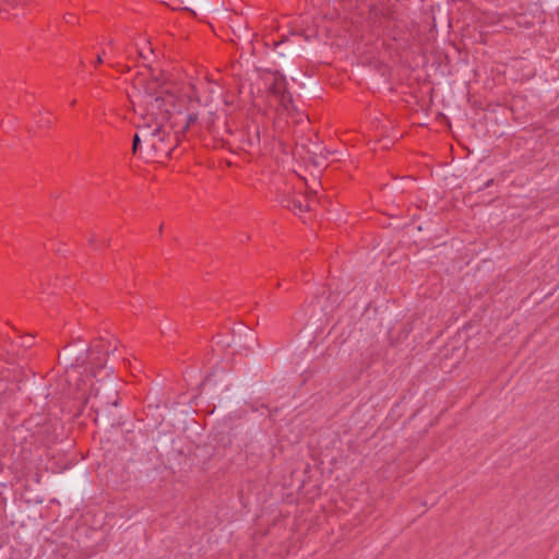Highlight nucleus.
<instances>
[{
    "instance_id": "nucleus-1",
    "label": "nucleus",
    "mask_w": 559,
    "mask_h": 559,
    "mask_svg": "<svg viewBox=\"0 0 559 559\" xmlns=\"http://www.w3.org/2000/svg\"><path fill=\"white\" fill-rule=\"evenodd\" d=\"M129 97L140 119L133 154H144L150 159L168 157L178 143L175 127L182 116L174 94L156 79L138 78Z\"/></svg>"
},
{
    "instance_id": "nucleus-4",
    "label": "nucleus",
    "mask_w": 559,
    "mask_h": 559,
    "mask_svg": "<svg viewBox=\"0 0 559 559\" xmlns=\"http://www.w3.org/2000/svg\"><path fill=\"white\" fill-rule=\"evenodd\" d=\"M139 55H140V57H141V58H143L144 60H146V59H147V57H146V55L144 53V51H143V50H139Z\"/></svg>"
},
{
    "instance_id": "nucleus-5",
    "label": "nucleus",
    "mask_w": 559,
    "mask_h": 559,
    "mask_svg": "<svg viewBox=\"0 0 559 559\" xmlns=\"http://www.w3.org/2000/svg\"><path fill=\"white\" fill-rule=\"evenodd\" d=\"M103 62V58L100 55L97 56V59H96V63H102Z\"/></svg>"
},
{
    "instance_id": "nucleus-2",
    "label": "nucleus",
    "mask_w": 559,
    "mask_h": 559,
    "mask_svg": "<svg viewBox=\"0 0 559 559\" xmlns=\"http://www.w3.org/2000/svg\"><path fill=\"white\" fill-rule=\"evenodd\" d=\"M293 209L298 210L299 212H304L310 209V204H304L300 200L293 201Z\"/></svg>"
},
{
    "instance_id": "nucleus-3",
    "label": "nucleus",
    "mask_w": 559,
    "mask_h": 559,
    "mask_svg": "<svg viewBox=\"0 0 559 559\" xmlns=\"http://www.w3.org/2000/svg\"><path fill=\"white\" fill-rule=\"evenodd\" d=\"M194 120H195V117L193 115L187 116L186 124L182 127V129L183 130L187 129L190 126V123H192Z\"/></svg>"
}]
</instances>
